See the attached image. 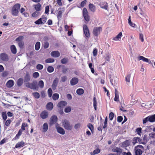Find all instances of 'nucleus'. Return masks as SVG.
<instances>
[{"instance_id":"nucleus-28","label":"nucleus","mask_w":155,"mask_h":155,"mask_svg":"<svg viewBox=\"0 0 155 155\" xmlns=\"http://www.w3.org/2000/svg\"><path fill=\"white\" fill-rule=\"evenodd\" d=\"M122 35V33L121 32H120L116 37L113 38V40L115 41L119 40L120 39L121 36Z\"/></svg>"},{"instance_id":"nucleus-2","label":"nucleus","mask_w":155,"mask_h":155,"mask_svg":"<svg viewBox=\"0 0 155 155\" xmlns=\"http://www.w3.org/2000/svg\"><path fill=\"white\" fill-rule=\"evenodd\" d=\"M25 86L32 90H38V86L37 81H34L31 83L28 82L25 84Z\"/></svg>"},{"instance_id":"nucleus-62","label":"nucleus","mask_w":155,"mask_h":155,"mask_svg":"<svg viewBox=\"0 0 155 155\" xmlns=\"http://www.w3.org/2000/svg\"><path fill=\"white\" fill-rule=\"evenodd\" d=\"M148 121H150V119L149 118V116L148 117H147L145 118L143 120V124H145Z\"/></svg>"},{"instance_id":"nucleus-43","label":"nucleus","mask_w":155,"mask_h":155,"mask_svg":"<svg viewBox=\"0 0 155 155\" xmlns=\"http://www.w3.org/2000/svg\"><path fill=\"white\" fill-rule=\"evenodd\" d=\"M87 127L91 130V132L93 133L94 130V127L93 125L90 123H89L87 125Z\"/></svg>"},{"instance_id":"nucleus-54","label":"nucleus","mask_w":155,"mask_h":155,"mask_svg":"<svg viewBox=\"0 0 155 155\" xmlns=\"http://www.w3.org/2000/svg\"><path fill=\"white\" fill-rule=\"evenodd\" d=\"M109 119L110 120H112L114 117V114L113 113L111 112L110 113L109 115Z\"/></svg>"},{"instance_id":"nucleus-29","label":"nucleus","mask_w":155,"mask_h":155,"mask_svg":"<svg viewBox=\"0 0 155 155\" xmlns=\"http://www.w3.org/2000/svg\"><path fill=\"white\" fill-rule=\"evenodd\" d=\"M68 69L67 67L63 66L62 69V72L63 74H66L68 72Z\"/></svg>"},{"instance_id":"nucleus-18","label":"nucleus","mask_w":155,"mask_h":155,"mask_svg":"<svg viewBox=\"0 0 155 155\" xmlns=\"http://www.w3.org/2000/svg\"><path fill=\"white\" fill-rule=\"evenodd\" d=\"M14 82L12 80H9L6 83V85L8 87H11L14 85Z\"/></svg>"},{"instance_id":"nucleus-30","label":"nucleus","mask_w":155,"mask_h":155,"mask_svg":"<svg viewBox=\"0 0 155 155\" xmlns=\"http://www.w3.org/2000/svg\"><path fill=\"white\" fill-rule=\"evenodd\" d=\"M23 80L22 78H19L17 81V85L19 87L21 86L23 83Z\"/></svg>"},{"instance_id":"nucleus-51","label":"nucleus","mask_w":155,"mask_h":155,"mask_svg":"<svg viewBox=\"0 0 155 155\" xmlns=\"http://www.w3.org/2000/svg\"><path fill=\"white\" fill-rule=\"evenodd\" d=\"M35 23L36 25H40V24H43V23L42 22V21L41 18H40L37 21H36L35 22Z\"/></svg>"},{"instance_id":"nucleus-37","label":"nucleus","mask_w":155,"mask_h":155,"mask_svg":"<svg viewBox=\"0 0 155 155\" xmlns=\"http://www.w3.org/2000/svg\"><path fill=\"white\" fill-rule=\"evenodd\" d=\"M59 97V95L58 94H54L52 96V98L54 100H56L58 99Z\"/></svg>"},{"instance_id":"nucleus-33","label":"nucleus","mask_w":155,"mask_h":155,"mask_svg":"<svg viewBox=\"0 0 155 155\" xmlns=\"http://www.w3.org/2000/svg\"><path fill=\"white\" fill-rule=\"evenodd\" d=\"M84 92V90L81 88L78 89L76 91L77 93L79 95H81L83 94Z\"/></svg>"},{"instance_id":"nucleus-7","label":"nucleus","mask_w":155,"mask_h":155,"mask_svg":"<svg viewBox=\"0 0 155 155\" xmlns=\"http://www.w3.org/2000/svg\"><path fill=\"white\" fill-rule=\"evenodd\" d=\"M55 127L58 133L62 135H64L65 134V130L64 129L59 126L58 123L56 124Z\"/></svg>"},{"instance_id":"nucleus-23","label":"nucleus","mask_w":155,"mask_h":155,"mask_svg":"<svg viewBox=\"0 0 155 155\" xmlns=\"http://www.w3.org/2000/svg\"><path fill=\"white\" fill-rule=\"evenodd\" d=\"M139 60H142L143 61L145 62H149V60L148 58H147L142 56H139L138 58Z\"/></svg>"},{"instance_id":"nucleus-53","label":"nucleus","mask_w":155,"mask_h":155,"mask_svg":"<svg viewBox=\"0 0 155 155\" xmlns=\"http://www.w3.org/2000/svg\"><path fill=\"white\" fill-rule=\"evenodd\" d=\"M23 38L22 36H20L15 39V41L18 42L22 41L21 40Z\"/></svg>"},{"instance_id":"nucleus-56","label":"nucleus","mask_w":155,"mask_h":155,"mask_svg":"<svg viewBox=\"0 0 155 155\" xmlns=\"http://www.w3.org/2000/svg\"><path fill=\"white\" fill-rule=\"evenodd\" d=\"M39 76V74L38 72H34L33 74V76L35 78H36Z\"/></svg>"},{"instance_id":"nucleus-26","label":"nucleus","mask_w":155,"mask_h":155,"mask_svg":"<svg viewBox=\"0 0 155 155\" xmlns=\"http://www.w3.org/2000/svg\"><path fill=\"white\" fill-rule=\"evenodd\" d=\"M11 52L13 54H15L17 52L16 49L14 45H12L11 46Z\"/></svg>"},{"instance_id":"nucleus-20","label":"nucleus","mask_w":155,"mask_h":155,"mask_svg":"<svg viewBox=\"0 0 155 155\" xmlns=\"http://www.w3.org/2000/svg\"><path fill=\"white\" fill-rule=\"evenodd\" d=\"M25 144V142L22 141L18 142V143L16 144L15 146V147L16 148H18L19 147H23Z\"/></svg>"},{"instance_id":"nucleus-36","label":"nucleus","mask_w":155,"mask_h":155,"mask_svg":"<svg viewBox=\"0 0 155 155\" xmlns=\"http://www.w3.org/2000/svg\"><path fill=\"white\" fill-rule=\"evenodd\" d=\"M110 54L109 52H108L106 54V56L105 58V59L106 61H110Z\"/></svg>"},{"instance_id":"nucleus-44","label":"nucleus","mask_w":155,"mask_h":155,"mask_svg":"<svg viewBox=\"0 0 155 155\" xmlns=\"http://www.w3.org/2000/svg\"><path fill=\"white\" fill-rule=\"evenodd\" d=\"M47 71L49 73H51L53 71L54 68L53 67L51 66H48L47 68Z\"/></svg>"},{"instance_id":"nucleus-32","label":"nucleus","mask_w":155,"mask_h":155,"mask_svg":"<svg viewBox=\"0 0 155 155\" xmlns=\"http://www.w3.org/2000/svg\"><path fill=\"white\" fill-rule=\"evenodd\" d=\"M37 85L38 86V87L41 88H43L44 86L43 81L42 80L38 82V84Z\"/></svg>"},{"instance_id":"nucleus-4","label":"nucleus","mask_w":155,"mask_h":155,"mask_svg":"<svg viewBox=\"0 0 155 155\" xmlns=\"http://www.w3.org/2000/svg\"><path fill=\"white\" fill-rule=\"evenodd\" d=\"M112 151L114 152H116L117 154L109 153L108 155H121L123 153V150L119 147H116L114 148L112 150Z\"/></svg>"},{"instance_id":"nucleus-57","label":"nucleus","mask_w":155,"mask_h":155,"mask_svg":"<svg viewBox=\"0 0 155 155\" xmlns=\"http://www.w3.org/2000/svg\"><path fill=\"white\" fill-rule=\"evenodd\" d=\"M123 145L126 147L128 146L129 145V141L128 140H127L124 142L123 143Z\"/></svg>"},{"instance_id":"nucleus-39","label":"nucleus","mask_w":155,"mask_h":155,"mask_svg":"<svg viewBox=\"0 0 155 155\" xmlns=\"http://www.w3.org/2000/svg\"><path fill=\"white\" fill-rule=\"evenodd\" d=\"M41 5L39 3H38L35 5V8L37 11H39L41 10Z\"/></svg>"},{"instance_id":"nucleus-11","label":"nucleus","mask_w":155,"mask_h":155,"mask_svg":"<svg viewBox=\"0 0 155 155\" xmlns=\"http://www.w3.org/2000/svg\"><path fill=\"white\" fill-rule=\"evenodd\" d=\"M1 59L3 61H7L8 60V57L7 55L5 53H2L0 55Z\"/></svg>"},{"instance_id":"nucleus-60","label":"nucleus","mask_w":155,"mask_h":155,"mask_svg":"<svg viewBox=\"0 0 155 155\" xmlns=\"http://www.w3.org/2000/svg\"><path fill=\"white\" fill-rule=\"evenodd\" d=\"M18 44L20 48H22L24 45V43L22 41L18 42Z\"/></svg>"},{"instance_id":"nucleus-16","label":"nucleus","mask_w":155,"mask_h":155,"mask_svg":"<svg viewBox=\"0 0 155 155\" xmlns=\"http://www.w3.org/2000/svg\"><path fill=\"white\" fill-rule=\"evenodd\" d=\"M78 80L76 78H73L70 81V83L71 85L76 84L78 82Z\"/></svg>"},{"instance_id":"nucleus-17","label":"nucleus","mask_w":155,"mask_h":155,"mask_svg":"<svg viewBox=\"0 0 155 155\" xmlns=\"http://www.w3.org/2000/svg\"><path fill=\"white\" fill-rule=\"evenodd\" d=\"M142 141V139L138 137H134L133 139L132 143L134 144L138 142L140 143H141Z\"/></svg>"},{"instance_id":"nucleus-38","label":"nucleus","mask_w":155,"mask_h":155,"mask_svg":"<svg viewBox=\"0 0 155 155\" xmlns=\"http://www.w3.org/2000/svg\"><path fill=\"white\" fill-rule=\"evenodd\" d=\"M33 96L36 98L38 99L40 97L39 94L38 92H35L32 93Z\"/></svg>"},{"instance_id":"nucleus-6","label":"nucleus","mask_w":155,"mask_h":155,"mask_svg":"<svg viewBox=\"0 0 155 155\" xmlns=\"http://www.w3.org/2000/svg\"><path fill=\"white\" fill-rule=\"evenodd\" d=\"M83 14L85 20L87 22L90 20V17L88 14V12L87 9L84 8L83 10Z\"/></svg>"},{"instance_id":"nucleus-12","label":"nucleus","mask_w":155,"mask_h":155,"mask_svg":"<svg viewBox=\"0 0 155 155\" xmlns=\"http://www.w3.org/2000/svg\"><path fill=\"white\" fill-rule=\"evenodd\" d=\"M100 5L101 8L107 10H108V6L107 2H102L100 4Z\"/></svg>"},{"instance_id":"nucleus-40","label":"nucleus","mask_w":155,"mask_h":155,"mask_svg":"<svg viewBox=\"0 0 155 155\" xmlns=\"http://www.w3.org/2000/svg\"><path fill=\"white\" fill-rule=\"evenodd\" d=\"M40 42H36V44L35 45V49L37 51L40 48Z\"/></svg>"},{"instance_id":"nucleus-61","label":"nucleus","mask_w":155,"mask_h":155,"mask_svg":"<svg viewBox=\"0 0 155 155\" xmlns=\"http://www.w3.org/2000/svg\"><path fill=\"white\" fill-rule=\"evenodd\" d=\"M41 18L42 21V22L43 24H44L46 21L47 18L43 16H42Z\"/></svg>"},{"instance_id":"nucleus-21","label":"nucleus","mask_w":155,"mask_h":155,"mask_svg":"<svg viewBox=\"0 0 155 155\" xmlns=\"http://www.w3.org/2000/svg\"><path fill=\"white\" fill-rule=\"evenodd\" d=\"M47 109L48 110H51L53 108V105L51 102H49L46 105Z\"/></svg>"},{"instance_id":"nucleus-3","label":"nucleus","mask_w":155,"mask_h":155,"mask_svg":"<svg viewBox=\"0 0 155 155\" xmlns=\"http://www.w3.org/2000/svg\"><path fill=\"white\" fill-rule=\"evenodd\" d=\"M20 5L19 4H15L12 7V14L13 16H17L18 15V10L20 8Z\"/></svg>"},{"instance_id":"nucleus-34","label":"nucleus","mask_w":155,"mask_h":155,"mask_svg":"<svg viewBox=\"0 0 155 155\" xmlns=\"http://www.w3.org/2000/svg\"><path fill=\"white\" fill-rule=\"evenodd\" d=\"M130 74H128L127 75L125 78L126 81L127 82V84L128 85L129 84V83L130 82Z\"/></svg>"},{"instance_id":"nucleus-1","label":"nucleus","mask_w":155,"mask_h":155,"mask_svg":"<svg viewBox=\"0 0 155 155\" xmlns=\"http://www.w3.org/2000/svg\"><path fill=\"white\" fill-rule=\"evenodd\" d=\"M62 126L66 130H71L72 129V126L68 120L64 119L62 121Z\"/></svg>"},{"instance_id":"nucleus-25","label":"nucleus","mask_w":155,"mask_h":155,"mask_svg":"<svg viewBox=\"0 0 155 155\" xmlns=\"http://www.w3.org/2000/svg\"><path fill=\"white\" fill-rule=\"evenodd\" d=\"M135 155H141L142 153V152L140 149H138L135 147Z\"/></svg>"},{"instance_id":"nucleus-35","label":"nucleus","mask_w":155,"mask_h":155,"mask_svg":"<svg viewBox=\"0 0 155 155\" xmlns=\"http://www.w3.org/2000/svg\"><path fill=\"white\" fill-rule=\"evenodd\" d=\"M63 11H64L63 9L62 10H59L57 14L58 18V19H60L61 18Z\"/></svg>"},{"instance_id":"nucleus-64","label":"nucleus","mask_w":155,"mask_h":155,"mask_svg":"<svg viewBox=\"0 0 155 155\" xmlns=\"http://www.w3.org/2000/svg\"><path fill=\"white\" fill-rule=\"evenodd\" d=\"M97 50L96 48H94V50L93 51V53L94 56H95L97 55Z\"/></svg>"},{"instance_id":"nucleus-49","label":"nucleus","mask_w":155,"mask_h":155,"mask_svg":"<svg viewBox=\"0 0 155 155\" xmlns=\"http://www.w3.org/2000/svg\"><path fill=\"white\" fill-rule=\"evenodd\" d=\"M48 96L49 97H51L52 95V89L51 88H49L48 91Z\"/></svg>"},{"instance_id":"nucleus-8","label":"nucleus","mask_w":155,"mask_h":155,"mask_svg":"<svg viewBox=\"0 0 155 155\" xmlns=\"http://www.w3.org/2000/svg\"><path fill=\"white\" fill-rule=\"evenodd\" d=\"M83 29L84 33L86 37L88 38L90 37L89 30L87 26L84 24L83 25Z\"/></svg>"},{"instance_id":"nucleus-52","label":"nucleus","mask_w":155,"mask_h":155,"mask_svg":"<svg viewBox=\"0 0 155 155\" xmlns=\"http://www.w3.org/2000/svg\"><path fill=\"white\" fill-rule=\"evenodd\" d=\"M71 110V108L70 107H68L64 109V112L66 113H69Z\"/></svg>"},{"instance_id":"nucleus-15","label":"nucleus","mask_w":155,"mask_h":155,"mask_svg":"<svg viewBox=\"0 0 155 155\" xmlns=\"http://www.w3.org/2000/svg\"><path fill=\"white\" fill-rule=\"evenodd\" d=\"M51 55L54 58H58L60 56V53L58 51H54L51 53Z\"/></svg>"},{"instance_id":"nucleus-14","label":"nucleus","mask_w":155,"mask_h":155,"mask_svg":"<svg viewBox=\"0 0 155 155\" xmlns=\"http://www.w3.org/2000/svg\"><path fill=\"white\" fill-rule=\"evenodd\" d=\"M48 116V112L44 111L41 112L40 114V117L42 119H45L47 118Z\"/></svg>"},{"instance_id":"nucleus-9","label":"nucleus","mask_w":155,"mask_h":155,"mask_svg":"<svg viewBox=\"0 0 155 155\" xmlns=\"http://www.w3.org/2000/svg\"><path fill=\"white\" fill-rule=\"evenodd\" d=\"M58 120V118L56 116L54 115L52 116L50 118L49 124L52 125L56 123Z\"/></svg>"},{"instance_id":"nucleus-19","label":"nucleus","mask_w":155,"mask_h":155,"mask_svg":"<svg viewBox=\"0 0 155 155\" xmlns=\"http://www.w3.org/2000/svg\"><path fill=\"white\" fill-rule=\"evenodd\" d=\"M30 80V77L28 73H26L25 76L24 77V82H28Z\"/></svg>"},{"instance_id":"nucleus-24","label":"nucleus","mask_w":155,"mask_h":155,"mask_svg":"<svg viewBox=\"0 0 155 155\" xmlns=\"http://www.w3.org/2000/svg\"><path fill=\"white\" fill-rule=\"evenodd\" d=\"M115 97L114 98V101H116L118 102L119 101V97L118 94V92L116 89L115 90Z\"/></svg>"},{"instance_id":"nucleus-55","label":"nucleus","mask_w":155,"mask_h":155,"mask_svg":"<svg viewBox=\"0 0 155 155\" xmlns=\"http://www.w3.org/2000/svg\"><path fill=\"white\" fill-rule=\"evenodd\" d=\"M49 45V43L47 41H45L44 42V44L43 47L44 48L46 49L48 47Z\"/></svg>"},{"instance_id":"nucleus-48","label":"nucleus","mask_w":155,"mask_h":155,"mask_svg":"<svg viewBox=\"0 0 155 155\" xmlns=\"http://www.w3.org/2000/svg\"><path fill=\"white\" fill-rule=\"evenodd\" d=\"M2 115L3 119L5 120L7 118L6 112H3L2 113Z\"/></svg>"},{"instance_id":"nucleus-59","label":"nucleus","mask_w":155,"mask_h":155,"mask_svg":"<svg viewBox=\"0 0 155 155\" xmlns=\"http://www.w3.org/2000/svg\"><path fill=\"white\" fill-rule=\"evenodd\" d=\"M38 70H41L43 68V66L41 64H38L36 66Z\"/></svg>"},{"instance_id":"nucleus-5","label":"nucleus","mask_w":155,"mask_h":155,"mask_svg":"<svg viewBox=\"0 0 155 155\" xmlns=\"http://www.w3.org/2000/svg\"><path fill=\"white\" fill-rule=\"evenodd\" d=\"M102 30V28L101 27H95L94 28L93 33L95 36H97L100 34Z\"/></svg>"},{"instance_id":"nucleus-42","label":"nucleus","mask_w":155,"mask_h":155,"mask_svg":"<svg viewBox=\"0 0 155 155\" xmlns=\"http://www.w3.org/2000/svg\"><path fill=\"white\" fill-rule=\"evenodd\" d=\"M40 12L39 11H36L32 14V16L33 17H35L38 16Z\"/></svg>"},{"instance_id":"nucleus-63","label":"nucleus","mask_w":155,"mask_h":155,"mask_svg":"<svg viewBox=\"0 0 155 155\" xmlns=\"http://www.w3.org/2000/svg\"><path fill=\"white\" fill-rule=\"evenodd\" d=\"M128 24L129 25L131 26V27H132L133 28H137V26L134 23H133L131 21V23H130L128 22Z\"/></svg>"},{"instance_id":"nucleus-27","label":"nucleus","mask_w":155,"mask_h":155,"mask_svg":"<svg viewBox=\"0 0 155 155\" xmlns=\"http://www.w3.org/2000/svg\"><path fill=\"white\" fill-rule=\"evenodd\" d=\"M89 8L90 9L92 12H94L95 11V6L93 4H90L89 5Z\"/></svg>"},{"instance_id":"nucleus-46","label":"nucleus","mask_w":155,"mask_h":155,"mask_svg":"<svg viewBox=\"0 0 155 155\" xmlns=\"http://www.w3.org/2000/svg\"><path fill=\"white\" fill-rule=\"evenodd\" d=\"M150 122H153L155 121V114L151 116H149Z\"/></svg>"},{"instance_id":"nucleus-41","label":"nucleus","mask_w":155,"mask_h":155,"mask_svg":"<svg viewBox=\"0 0 155 155\" xmlns=\"http://www.w3.org/2000/svg\"><path fill=\"white\" fill-rule=\"evenodd\" d=\"M93 105H94V108L95 110H96L97 102L96 101V97H94L93 98Z\"/></svg>"},{"instance_id":"nucleus-50","label":"nucleus","mask_w":155,"mask_h":155,"mask_svg":"<svg viewBox=\"0 0 155 155\" xmlns=\"http://www.w3.org/2000/svg\"><path fill=\"white\" fill-rule=\"evenodd\" d=\"M61 63L62 64H65L68 61V59L67 58H64L61 60Z\"/></svg>"},{"instance_id":"nucleus-45","label":"nucleus","mask_w":155,"mask_h":155,"mask_svg":"<svg viewBox=\"0 0 155 155\" xmlns=\"http://www.w3.org/2000/svg\"><path fill=\"white\" fill-rule=\"evenodd\" d=\"M54 61V59L51 58H48L45 60V62L47 63H53Z\"/></svg>"},{"instance_id":"nucleus-47","label":"nucleus","mask_w":155,"mask_h":155,"mask_svg":"<svg viewBox=\"0 0 155 155\" xmlns=\"http://www.w3.org/2000/svg\"><path fill=\"white\" fill-rule=\"evenodd\" d=\"M67 77L66 76H64L61 78L60 82H65L67 80Z\"/></svg>"},{"instance_id":"nucleus-58","label":"nucleus","mask_w":155,"mask_h":155,"mask_svg":"<svg viewBox=\"0 0 155 155\" xmlns=\"http://www.w3.org/2000/svg\"><path fill=\"white\" fill-rule=\"evenodd\" d=\"M141 128H137L136 130V131L137 132V134L139 135H140L141 133Z\"/></svg>"},{"instance_id":"nucleus-31","label":"nucleus","mask_w":155,"mask_h":155,"mask_svg":"<svg viewBox=\"0 0 155 155\" xmlns=\"http://www.w3.org/2000/svg\"><path fill=\"white\" fill-rule=\"evenodd\" d=\"M100 152V150L99 148H97L94 150L93 152H91L90 154L91 155H94L95 154L99 153Z\"/></svg>"},{"instance_id":"nucleus-10","label":"nucleus","mask_w":155,"mask_h":155,"mask_svg":"<svg viewBox=\"0 0 155 155\" xmlns=\"http://www.w3.org/2000/svg\"><path fill=\"white\" fill-rule=\"evenodd\" d=\"M58 81L59 78H56L54 80L51 86L53 90H54L56 89L58 85Z\"/></svg>"},{"instance_id":"nucleus-13","label":"nucleus","mask_w":155,"mask_h":155,"mask_svg":"<svg viewBox=\"0 0 155 155\" xmlns=\"http://www.w3.org/2000/svg\"><path fill=\"white\" fill-rule=\"evenodd\" d=\"M67 105V103L65 101H61L58 104V106L60 109H63Z\"/></svg>"},{"instance_id":"nucleus-22","label":"nucleus","mask_w":155,"mask_h":155,"mask_svg":"<svg viewBox=\"0 0 155 155\" xmlns=\"http://www.w3.org/2000/svg\"><path fill=\"white\" fill-rule=\"evenodd\" d=\"M42 128L43 129V132H46L48 129V125L47 123H45L43 125Z\"/></svg>"}]
</instances>
